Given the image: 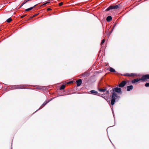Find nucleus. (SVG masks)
I'll list each match as a JSON object with an SVG mask.
<instances>
[{"instance_id": "nucleus-1", "label": "nucleus", "mask_w": 149, "mask_h": 149, "mask_svg": "<svg viewBox=\"0 0 149 149\" xmlns=\"http://www.w3.org/2000/svg\"><path fill=\"white\" fill-rule=\"evenodd\" d=\"M112 90L113 92L112 93L111 103V105L113 106L114 104L116 101H118L120 98V97L118 95L116 92L118 93L121 94L122 92L121 89L118 87L112 89Z\"/></svg>"}, {"instance_id": "nucleus-2", "label": "nucleus", "mask_w": 149, "mask_h": 149, "mask_svg": "<svg viewBox=\"0 0 149 149\" xmlns=\"http://www.w3.org/2000/svg\"><path fill=\"white\" fill-rule=\"evenodd\" d=\"M120 5H111L106 10V11H108L110 10L115 9L116 10L118 9Z\"/></svg>"}, {"instance_id": "nucleus-3", "label": "nucleus", "mask_w": 149, "mask_h": 149, "mask_svg": "<svg viewBox=\"0 0 149 149\" xmlns=\"http://www.w3.org/2000/svg\"><path fill=\"white\" fill-rule=\"evenodd\" d=\"M141 79L143 82L149 80V74H146L142 76L141 77Z\"/></svg>"}, {"instance_id": "nucleus-4", "label": "nucleus", "mask_w": 149, "mask_h": 149, "mask_svg": "<svg viewBox=\"0 0 149 149\" xmlns=\"http://www.w3.org/2000/svg\"><path fill=\"white\" fill-rule=\"evenodd\" d=\"M126 82L125 81H123L121 82L118 85V86L120 87H123L126 84Z\"/></svg>"}, {"instance_id": "nucleus-5", "label": "nucleus", "mask_w": 149, "mask_h": 149, "mask_svg": "<svg viewBox=\"0 0 149 149\" xmlns=\"http://www.w3.org/2000/svg\"><path fill=\"white\" fill-rule=\"evenodd\" d=\"M124 76H128V77H134L136 75V74L134 73H131L129 74L127 73L125 74H123Z\"/></svg>"}, {"instance_id": "nucleus-6", "label": "nucleus", "mask_w": 149, "mask_h": 149, "mask_svg": "<svg viewBox=\"0 0 149 149\" xmlns=\"http://www.w3.org/2000/svg\"><path fill=\"white\" fill-rule=\"evenodd\" d=\"M13 89H19L22 88V86L21 85H16L13 86Z\"/></svg>"}, {"instance_id": "nucleus-7", "label": "nucleus", "mask_w": 149, "mask_h": 149, "mask_svg": "<svg viewBox=\"0 0 149 149\" xmlns=\"http://www.w3.org/2000/svg\"><path fill=\"white\" fill-rule=\"evenodd\" d=\"M141 79V77L139 79H134L132 81V83H134L136 82H138L139 81L141 80L142 81V79Z\"/></svg>"}, {"instance_id": "nucleus-8", "label": "nucleus", "mask_w": 149, "mask_h": 149, "mask_svg": "<svg viewBox=\"0 0 149 149\" xmlns=\"http://www.w3.org/2000/svg\"><path fill=\"white\" fill-rule=\"evenodd\" d=\"M77 83V86H80L82 83V80L81 79H79L78 80L76 81Z\"/></svg>"}, {"instance_id": "nucleus-9", "label": "nucleus", "mask_w": 149, "mask_h": 149, "mask_svg": "<svg viewBox=\"0 0 149 149\" xmlns=\"http://www.w3.org/2000/svg\"><path fill=\"white\" fill-rule=\"evenodd\" d=\"M133 89V86L132 85L129 86L127 87V91H129Z\"/></svg>"}, {"instance_id": "nucleus-10", "label": "nucleus", "mask_w": 149, "mask_h": 149, "mask_svg": "<svg viewBox=\"0 0 149 149\" xmlns=\"http://www.w3.org/2000/svg\"><path fill=\"white\" fill-rule=\"evenodd\" d=\"M91 93V94L95 95H97V93L98 92L95 90H91L90 91Z\"/></svg>"}, {"instance_id": "nucleus-11", "label": "nucleus", "mask_w": 149, "mask_h": 149, "mask_svg": "<svg viewBox=\"0 0 149 149\" xmlns=\"http://www.w3.org/2000/svg\"><path fill=\"white\" fill-rule=\"evenodd\" d=\"M37 5V4H36L35 5L33 6L28 8V9H26L25 10V11H28L29 10H30L32 9L33 8H34L35 6H36Z\"/></svg>"}, {"instance_id": "nucleus-12", "label": "nucleus", "mask_w": 149, "mask_h": 149, "mask_svg": "<svg viewBox=\"0 0 149 149\" xmlns=\"http://www.w3.org/2000/svg\"><path fill=\"white\" fill-rule=\"evenodd\" d=\"M50 101L49 100L48 101H45L43 104L41 106V108L43 107L48 102H49Z\"/></svg>"}, {"instance_id": "nucleus-13", "label": "nucleus", "mask_w": 149, "mask_h": 149, "mask_svg": "<svg viewBox=\"0 0 149 149\" xmlns=\"http://www.w3.org/2000/svg\"><path fill=\"white\" fill-rule=\"evenodd\" d=\"M112 19V17L110 16H109L107 17L106 20L107 22H109Z\"/></svg>"}, {"instance_id": "nucleus-14", "label": "nucleus", "mask_w": 149, "mask_h": 149, "mask_svg": "<svg viewBox=\"0 0 149 149\" xmlns=\"http://www.w3.org/2000/svg\"><path fill=\"white\" fill-rule=\"evenodd\" d=\"M98 91L100 92H104L106 91L107 89L106 88H104V89L98 88Z\"/></svg>"}, {"instance_id": "nucleus-15", "label": "nucleus", "mask_w": 149, "mask_h": 149, "mask_svg": "<svg viewBox=\"0 0 149 149\" xmlns=\"http://www.w3.org/2000/svg\"><path fill=\"white\" fill-rule=\"evenodd\" d=\"M109 70L110 72H116L115 70L113 68L111 67H110L109 68Z\"/></svg>"}, {"instance_id": "nucleus-16", "label": "nucleus", "mask_w": 149, "mask_h": 149, "mask_svg": "<svg viewBox=\"0 0 149 149\" xmlns=\"http://www.w3.org/2000/svg\"><path fill=\"white\" fill-rule=\"evenodd\" d=\"M82 76H84V77L86 76L88 77L89 76V74L86 72L82 74Z\"/></svg>"}, {"instance_id": "nucleus-17", "label": "nucleus", "mask_w": 149, "mask_h": 149, "mask_svg": "<svg viewBox=\"0 0 149 149\" xmlns=\"http://www.w3.org/2000/svg\"><path fill=\"white\" fill-rule=\"evenodd\" d=\"M65 88V86L63 84H62L60 88V90H62L64 89Z\"/></svg>"}, {"instance_id": "nucleus-18", "label": "nucleus", "mask_w": 149, "mask_h": 149, "mask_svg": "<svg viewBox=\"0 0 149 149\" xmlns=\"http://www.w3.org/2000/svg\"><path fill=\"white\" fill-rule=\"evenodd\" d=\"M12 18H9L6 20V21L8 23H10L12 21Z\"/></svg>"}, {"instance_id": "nucleus-19", "label": "nucleus", "mask_w": 149, "mask_h": 149, "mask_svg": "<svg viewBox=\"0 0 149 149\" xmlns=\"http://www.w3.org/2000/svg\"><path fill=\"white\" fill-rule=\"evenodd\" d=\"M113 30V28H112L111 29V31H110V32H109L107 34V35L109 36H110V34H111V32H112V31Z\"/></svg>"}, {"instance_id": "nucleus-20", "label": "nucleus", "mask_w": 149, "mask_h": 149, "mask_svg": "<svg viewBox=\"0 0 149 149\" xmlns=\"http://www.w3.org/2000/svg\"><path fill=\"white\" fill-rule=\"evenodd\" d=\"M105 39H103L102 40V42L101 43V45H102V44H103L105 42Z\"/></svg>"}, {"instance_id": "nucleus-21", "label": "nucleus", "mask_w": 149, "mask_h": 149, "mask_svg": "<svg viewBox=\"0 0 149 149\" xmlns=\"http://www.w3.org/2000/svg\"><path fill=\"white\" fill-rule=\"evenodd\" d=\"M145 86L146 87H149V83H146L145 85Z\"/></svg>"}, {"instance_id": "nucleus-22", "label": "nucleus", "mask_w": 149, "mask_h": 149, "mask_svg": "<svg viewBox=\"0 0 149 149\" xmlns=\"http://www.w3.org/2000/svg\"><path fill=\"white\" fill-rule=\"evenodd\" d=\"M63 2H61L59 3V6H62L63 5Z\"/></svg>"}, {"instance_id": "nucleus-23", "label": "nucleus", "mask_w": 149, "mask_h": 149, "mask_svg": "<svg viewBox=\"0 0 149 149\" xmlns=\"http://www.w3.org/2000/svg\"><path fill=\"white\" fill-rule=\"evenodd\" d=\"M26 15H27V14H25V15H22V16H21V18H22L26 16Z\"/></svg>"}, {"instance_id": "nucleus-24", "label": "nucleus", "mask_w": 149, "mask_h": 149, "mask_svg": "<svg viewBox=\"0 0 149 149\" xmlns=\"http://www.w3.org/2000/svg\"><path fill=\"white\" fill-rule=\"evenodd\" d=\"M49 2H47V3H44V4H42L41 6H44V5H46L47 4V3H49Z\"/></svg>"}, {"instance_id": "nucleus-25", "label": "nucleus", "mask_w": 149, "mask_h": 149, "mask_svg": "<svg viewBox=\"0 0 149 149\" xmlns=\"http://www.w3.org/2000/svg\"><path fill=\"white\" fill-rule=\"evenodd\" d=\"M73 83V81H69V82H68V84H71Z\"/></svg>"}, {"instance_id": "nucleus-26", "label": "nucleus", "mask_w": 149, "mask_h": 149, "mask_svg": "<svg viewBox=\"0 0 149 149\" xmlns=\"http://www.w3.org/2000/svg\"><path fill=\"white\" fill-rule=\"evenodd\" d=\"M51 10V9L50 8H48L47 9V11H49V10Z\"/></svg>"}, {"instance_id": "nucleus-27", "label": "nucleus", "mask_w": 149, "mask_h": 149, "mask_svg": "<svg viewBox=\"0 0 149 149\" xmlns=\"http://www.w3.org/2000/svg\"><path fill=\"white\" fill-rule=\"evenodd\" d=\"M38 15V14H36L34 15L33 16V17H34L35 16H37V15Z\"/></svg>"}, {"instance_id": "nucleus-28", "label": "nucleus", "mask_w": 149, "mask_h": 149, "mask_svg": "<svg viewBox=\"0 0 149 149\" xmlns=\"http://www.w3.org/2000/svg\"><path fill=\"white\" fill-rule=\"evenodd\" d=\"M109 91H107L106 93L107 94V95L108 94H109Z\"/></svg>"}, {"instance_id": "nucleus-29", "label": "nucleus", "mask_w": 149, "mask_h": 149, "mask_svg": "<svg viewBox=\"0 0 149 149\" xmlns=\"http://www.w3.org/2000/svg\"><path fill=\"white\" fill-rule=\"evenodd\" d=\"M24 3H23V2L21 4V6H22L23 5H24Z\"/></svg>"}, {"instance_id": "nucleus-30", "label": "nucleus", "mask_w": 149, "mask_h": 149, "mask_svg": "<svg viewBox=\"0 0 149 149\" xmlns=\"http://www.w3.org/2000/svg\"><path fill=\"white\" fill-rule=\"evenodd\" d=\"M22 6L20 5V6L18 8V9H19Z\"/></svg>"}, {"instance_id": "nucleus-31", "label": "nucleus", "mask_w": 149, "mask_h": 149, "mask_svg": "<svg viewBox=\"0 0 149 149\" xmlns=\"http://www.w3.org/2000/svg\"><path fill=\"white\" fill-rule=\"evenodd\" d=\"M115 25H116V24H114V26H113V28H113H113H114V26H115Z\"/></svg>"}, {"instance_id": "nucleus-32", "label": "nucleus", "mask_w": 149, "mask_h": 149, "mask_svg": "<svg viewBox=\"0 0 149 149\" xmlns=\"http://www.w3.org/2000/svg\"><path fill=\"white\" fill-rule=\"evenodd\" d=\"M33 16L32 17L31 16V17H30V19H32V18H33Z\"/></svg>"}]
</instances>
